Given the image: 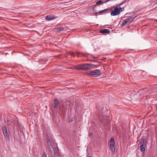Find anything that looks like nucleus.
<instances>
[{
  "mask_svg": "<svg viewBox=\"0 0 157 157\" xmlns=\"http://www.w3.org/2000/svg\"><path fill=\"white\" fill-rule=\"evenodd\" d=\"M123 3V2H122L117 5L108 8V9H109V10H108L109 12H107V13H108L111 11L110 14L111 16H115L119 15L120 14L121 12L124 10V6L121 7V6L122 5Z\"/></svg>",
  "mask_w": 157,
  "mask_h": 157,
  "instance_id": "1",
  "label": "nucleus"
},
{
  "mask_svg": "<svg viewBox=\"0 0 157 157\" xmlns=\"http://www.w3.org/2000/svg\"><path fill=\"white\" fill-rule=\"evenodd\" d=\"M93 65V64H80L75 66L74 69L79 70H86L89 69Z\"/></svg>",
  "mask_w": 157,
  "mask_h": 157,
  "instance_id": "2",
  "label": "nucleus"
},
{
  "mask_svg": "<svg viewBox=\"0 0 157 157\" xmlns=\"http://www.w3.org/2000/svg\"><path fill=\"white\" fill-rule=\"evenodd\" d=\"M147 142L146 139L144 136L141 137L140 141V149L141 151L143 152L145 150V147Z\"/></svg>",
  "mask_w": 157,
  "mask_h": 157,
  "instance_id": "3",
  "label": "nucleus"
},
{
  "mask_svg": "<svg viewBox=\"0 0 157 157\" xmlns=\"http://www.w3.org/2000/svg\"><path fill=\"white\" fill-rule=\"evenodd\" d=\"M114 144L115 142L114 139L113 137H112L110 138L108 142V145L110 149L112 150V154H114L115 150Z\"/></svg>",
  "mask_w": 157,
  "mask_h": 157,
  "instance_id": "4",
  "label": "nucleus"
},
{
  "mask_svg": "<svg viewBox=\"0 0 157 157\" xmlns=\"http://www.w3.org/2000/svg\"><path fill=\"white\" fill-rule=\"evenodd\" d=\"M88 74L94 77L98 76L101 75V71L98 69H95L89 71Z\"/></svg>",
  "mask_w": 157,
  "mask_h": 157,
  "instance_id": "5",
  "label": "nucleus"
},
{
  "mask_svg": "<svg viewBox=\"0 0 157 157\" xmlns=\"http://www.w3.org/2000/svg\"><path fill=\"white\" fill-rule=\"evenodd\" d=\"M134 19V18L132 17L131 16L129 17L123 21L121 25L122 26H124L127 24L130 23Z\"/></svg>",
  "mask_w": 157,
  "mask_h": 157,
  "instance_id": "6",
  "label": "nucleus"
},
{
  "mask_svg": "<svg viewBox=\"0 0 157 157\" xmlns=\"http://www.w3.org/2000/svg\"><path fill=\"white\" fill-rule=\"evenodd\" d=\"M2 130L6 139L7 140L9 141L10 140L9 135L8 133L7 128L5 125H2Z\"/></svg>",
  "mask_w": 157,
  "mask_h": 157,
  "instance_id": "7",
  "label": "nucleus"
},
{
  "mask_svg": "<svg viewBox=\"0 0 157 157\" xmlns=\"http://www.w3.org/2000/svg\"><path fill=\"white\" fill-rule=\"evenodd\" d=\"M57 18V17L53 15H47L45 18V19L47 21H50L54 20Z\"/></svg>",
  "mask_w": 157,
  "mask_h": 157,
  "instance_id": "8",
  "label": "nucleus"
},
{
  "mask_svg": "<svg viewBox=\"0 0 157 157\" xmlns=\"http://www.w3.org/2000/svg\"><path fill=\"white\" fill-rule=\"evenodd\" d=\"M65 29L66 28L65 26H60L54 28V30L57 32H59L60 31L65 30Z\"/></svg>",
  "mask_w": 157,
  "mask_h": 157,
  "instance_id": "9",
  "label": "nucleus"
},
{
  "mask_svg": "<svg viewBox=\"0 0 157 157\" xmlns=\"http://www.w3.org/2000/svg\"><path fill=\"white\" fill-rule=\"evenodd\" d=\"M59 103V100L57 99H55L54 101L53 107L55 109H57Z\"/></svg>",
  "mask_w": 157,
  "mask_h": 157,
  "instance_id": "10",
  "label": "nucleus"
},
{
  "mask_svg": "<svg viewBox=\"0 0 157 157\" xmlns=\"http://www.w3.org/2000/svg\"><path fill=\"white\" fill-rule=\"evenodd\" d=\"M48 146L50 151L52 154V155H54L55 150L53 146L51 144L50 145H48Z\"/></svg>",
  "mask_w": 157,
  "mask_h": 157,
  "instance_id": "11",
  "label": "nucleus"
},
{
  "mask_svg": "<svg viewBox=\"0 0 157 157\" xmlns=\"http://www.w3.org/2000/svg\"><path fill=\"white\" fill-rule=\"evenodd\" d=\"M110 31L108 29H103L100 30V33H102L103 34L108 33L109 34L110 33Z\"/></svg>",
  "mask_w": 157,
  "mask_h": 157,
  "instance_id": "12",
  "label": "nucleus"
},
{
  "mask_svg": "<svg viewBox=\"0 0 157 157\" xmlns=\"http://www.w3.org/2000/svg\"><path fill=\"white\" fill-rule=\"evenodd\" d=\"M46 139L47 142V144L48 145H50L52 144V142L50 139L49 136L48 135L46 136Z\"/></svg>",
  "mask_w": 157,
  "mask_h": 157,
  "instance_id": "13",
  "label": "nucleus"
},
{
  "mask_svg": "<svg viewBox=\"0 0 157 157\" xmlns=\"http://www.w3.org/2000/svg\"><path fill=\"white\" fill-rule=\"evenodd\" d=\"M109 10V9H105V10H102L101 11H99L98 12L99 14H101V13H102L105 12L107 11H108V10Z\"/></svg>",
  "mask_w": 157,
  "mask_h": 157,
  "instance_id": "14",
  "label": "nucleus"
},
{
  "mask_svg": "<svg viewBox=\"0 0 157 157\" xmlns=\"http://www.w3.org/2000/svg\"><path fill=\"white\" fill-rule=\"evenodd\" d=\"M81 54V55H83V56H86V53H84L83 52H78L77 53V56L78 57H79V54Z\"/></svg>",
  "mask_w": 157,
  "mask_h": 157,
  "instance_id": "15",
  "label": "nucleus"
},
{
  "mask_svg": "<svg viewBox=\"0 0 157 157\" xmlns=\"http://www.w3.org/2000/svg\"><path fill=\"white\" fill-rule=\"evenodd\" d=\"M42 157H47V155L45 152H44L42 154Z\"/></svg>",
  "mask_w": 157,
  "mask_h": 157,
  "instance_id": "16",
  "label": "nucleus"
},
{
  "mask_svg": "<svg viewBox=\"0 0 157 157\" xmlns=\"http://www.w3.org/2000/svg\"><path fill=\"white\" fill-rule=\"evenodd\" d=\"M68 54L69 55H71V56H73L74 57L75 56L74 55V54L73 52H68Z\"/></svg>",
  "mask_w": 157,
  "mask_h": 157,
  "instance_id": "17",
  "label": "nucleus"
},
{
  "mask_svg": "<svg viewBox=\"0 0 157 157\" xmlns=\"http://www.w3.org/2000/svg\"><path fill=\"white\" fill-rule=\"evenodd\" d=\"M102 1H101V0H99V1H97L96 2V4H101V3L102 2Z\"/></svg>",
  "mask_w": 157,
  "mask_h": 157,
  "instance_id": "18",
  "label": "nucleus"
},
{
  "mask_svg": "<svg viewBox=\"0 0 157 157\" xmlns=\"http://www.w3.org/2000/svg\"><path fill=\"white\" fill-rule=\"evenodd\" d=\"M116 0H106V1H105V2H104V3H106V2H109V1H115Z\"/></svg>",
  "mask_w": 157,
  "mask_h": 157,
  "instance_id": "19",
  "label": "nucleus"
},
{
  "mask_svg": "<svg viewBox=\"0 0 157 157\" xmlns=\"http://www.w3.org/2000/svg\"><path fill=\"white\" fill-rule=\"evenodd\" d=\"M98 14H99V13H98V12H96V13H95V16H97Z\"/></svg>",
  "mask_w": 157,
  "mask_h": 157,
  "instance_id": "20",
  "label": "nucleus"
},
{
  "mask_svg": "<svg viewBox=\"0 0 157 157\" xmlns=\"http://www.w3.org/2000/svg\"><path fill=\"white\" fill-rule=\"evenodd\" d=\"M96 6H94V7H93V11H94V9H95V7H96Z\"/></svg>",
  "mask_w": 157,
  "mask_h": 157,
  "instance_id": "21",
  "label": "nucleus"
},
{
  "mask_svg": "<svg viewBox=\"0 0 157 157\" xmlns=\"http://www.w3.org/2000/svg\"><path fill=\"white\" fill-rule=\"evenodd\" d=\"M87 157H91V156L89 155L87 156Z\"/></svg>",
  "mask_w": 157,
  "mask_h": 157,
  "instance_id": "22",
  "label": "nucleus"
},
{
  "mask_svg": "<svg viewBox=\"0 0 157 157\" xmlns=\"http://www.w3.org/2000/svg\"><path fill=\"white\" fill-rule=\"evenodd\" d=\"M5 29H6V30H7L8 29L7 28H5Z\"/></svg>",
  "mask_w": 157,
  "mask_h": 157,
  "instance_id": "23",
  "label": "nucleus"
},
{
  "mask_svg": "<svg viewBox=\"0 0 157 157\" xmlns=\"http://www.w3.org/2000/svg\"><path fill=\"white\" fill-rule=\"evenodd\" d=\"M89 61H93V60H89Z\"/></svg>",
  "mask_w": 157,
  "mask_h": 157,
  "instance_id": "24",
  "label": "nucleus"
},
{
  "mask_svg": "<svg viewBox=\"0 0 157 157\" xmlns=\"http://www.w3.org/2000/svg\"><path fill=\"white\" fill-rule=\"evenodd\" d=\"M73 121L72 120H71V121H70L69 122H70L71 121Z\"/></svg>",
  "mask_w": 157,
  "mask_h": 157,
  "instance_id": "25",
  "label": "nucleus"
}]
</instances>
